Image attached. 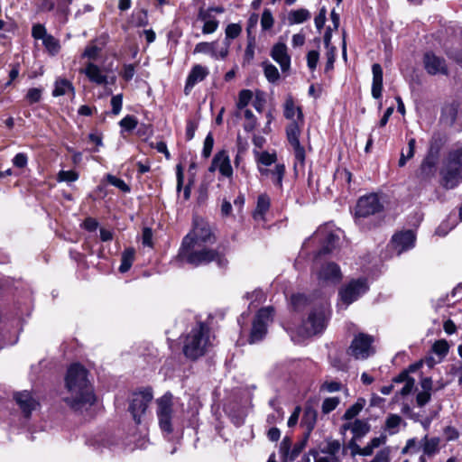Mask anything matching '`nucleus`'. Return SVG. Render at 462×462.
Wrapping results in <instances>:
<instances>
[{
    "label": "nucleus",
    "instance_id": "nucleus-57",
    "mask_svg": "<svg viewBox=\"0 0 462 462\" xmlns=\"http://www.w3.org/2000/svg\"><path fill=\"white\" fill-rule=\"evenodd\" d=\"M123 95L118 94L111 98L112 113L118 115L122 109Z\"/></svg>",
    "mask_w": 462,
    "mask_h": 462
},
{
    "label": "nucleus",
    "instance_id": "nucleus-19",
    "mask_svg": "<svg viewBox=\"0 0 462 462\" xmlns=\"http://www.w3.org/2000/svg\"><path fill=\"white\" fill-rule=\"evenodd\" d=\"M273 60L281 67L282 72H286L291 68V57L288 54V48L283 42H277L273 45L270 53Z\"/></svg>",
    "mask_w": 462,
    "mask_h": 462
},
{
    "label": "nucleus",
    "instance_id": "nucleus-20",
    "mask_svg": "<svg viewBox=\"0 0 462 462\" xmlns=\"http://www.w3.org/2000/svg\"><path fill=\"white\" fill-rule=\"evenodd\" d=\"M459 117H462V106L458 101L447 103L442 107L441 120L449 126H452Z\"/></svg>",
    "mask_w": 462,
    "mask_h": 462
},
{
    "label": "nucleus",
    "instance_id": "nucleus-13",
    "mask_svg": "<svg viewBox=\"0 0 462 462\" xmlns=\"http://www.w3.org/2000/svg\"><path fill=\"white\" fill-rule=\"evenodd\" d=\"M439 158L438 150L434 151L430 147L425 158L422 160L417 171V177L422 181H430L435 177L437 171V162Z\"/></svg>",
    "mask_w": 462,
    "mask_h": 462
},
{
    "label": "nucleus",
    "instance_id": "nucleus-6",
    "mask_svg": "<svg viewBox=\"0 0 462 462\" xmlns=\"http://www.w3.org/2000/svg\"><path fill=\"white\" fill-rule=\"evenodd\" d=\"M274 310L273 307L261 309L253 322L252 330L249 337L251 344L258 342L263 338L267 332V325L273 320Z\"/></svg>",
    "mask_w": 462,
    "mask_h": 462
},
{
    "label": "nucleus",
    "instance_id": "nucleus-35",
    "mask_svg": "<svg viewBox=\"0 0 462 462\" xmlns=\"http://www.w3.org/2000/svg\"><path fill=\"white\" fill-rule=\"evenodd\" d=\"M366 402L364 398H358L357 401L350 406L343 415V420H350L357 416L364 409Z\"/></svg>",
    "mask_w": 462,
    "mask_h": 462
},
{
    "label": "nucleus",
    "instance_id": "nucleus-17",
    "mask_svg": "<svg viewBox=\"0 0 462 462\" xmlns=\"http://www.w3.org/2000/svg\"><path fill=\"white\" fill-rule=\"evenodd\" d=\"M391 244L396 254L400 255L414 246L415 235L411 230L397 233L393 236Z\"/></svg>",
    "mask_w": 462,
    "mask_h": 462
},
{
    "label": "nucleus",
    "instance_id": "nucleus-34",
    "mask_svg": "<svg viewBox=\"0 0 462 462\" xmlns=\"http://www.w3.org/2000/svg\"><path fill=\"white\" fill-rule=\"evenodd\" d=\"M445 162L462 172V147L451 150Z\"/></svg>",
    "mask_w": 462,
    "mask_h": 462
},
{
    "label": "nucleus",
    "instance_id": "nucleus-4",
    "mask_svg": "<svg viewBox=\"0 0 462 462\" xmlns=\"http://www.w3.org/2000/svg\"><path fill=\"white\" fill-rule=\"evenodd\" d=\"M328 320V310L325 305L314 309L309 315L300 328V334L303 337H311L322 333Z\"/></svg>",
    "mask_w": 462,
    "mask_h": 462
},
{
    "label": "nucleus",
    "instance_id": "nucleus-10",
    "mask_svg": "<svg viewBox=\"0 0 462 462\" xmlns=\"http://www.w3.org/2000/svg\"><path fill=\"white\" fill-rule=\"evenodd\" d=\"M229 47L230 43L227 42L221 44L217 41L210 42H201L196 44L193 53L209 54L215 60H224L229 53Z\"/></svg>",
    "mask_w": 462,
    "mask_h": 462
},
{
    "label": "nucleus",
    "instance_id": "nucleus-11",
    "mask_svg": "<svg viewBox=\"0 0 462 462\" xmlns=\"http://www.w3.org/2000/svg\"><path fill=\"white\" fill-rule=\"evenodd\" d=\"M300 126L298 121L291 122L286 128L287 139L293 148L295 159L303 165L305 162V149L300 143Z\"/></svg>",
    "mask_w": 462,
    "mask_h": 462
},
{
    "label": "nucleus",
    "instance_id": "nucleus-55",
    "mask_svg": "<svg viewBox=\"0 0 462 462\" xmlns=\"http://www.w3.org/2000/svg\"><path fill=\"white\" fill-rule=\"evenodd\" d=\"M319 59V53L317 51H310L307 54V65L310 70H314L317 68V64Z\"/></svg>",
    "mask_w": 462,
    "mask_h": 462
},
{
    "label": "nucleus",
    "instance_id": "nucleus-27",
    "mask_svg": "<svg viewBox=\"0 0 462 462\" xmlns=\"http://www.w3.org/2000/svg\"><path fill=\"white\" fill-rule=\"evenodd\" d=\"M215 164H217V170L219 172L226 177L230 178L233 175V169L230 163L229 155L226 151L222 150L215 154Z\"/></svg>",
    "mask_w": 462,
    "mask_h": 462
},
{
    "label": "nucleus",
    "instance_id": "nucleus-58",
    "mask_svg": "<svg viewBox=\"0 0 462 462\" xmlns=\"http://www.w3.org/2000/svg\"><path fill=\"white\" fill-rule=\"evenodd\" d=\"M341 383L336 381L325 382L320 386V391H326L328 393H335L341 390Z\"/></svg>",
    "mask_w": 462,
    "mask_h": 462
},
{
    "label": "nucleus",
    "instance_id": "nucleus-32",
    "mask_svg": "<svg viewBox=\"0 0 462 462\" xmlns=\"http://www.w3.org/2000/svg\"><path fill=\"white\" fill-rule=\"evenodd\" d=\"M370 431V425L367 421L362 420H356L353 422V439H360Z\"/></svg>",
    "mask_w": 462,
    "mask_h": 462
},
{
    "label": "nucleus",
    "instance_id": "nucleus-22",
    "mask_svg": "<svg viewBox=\"0 0 462 462\" xmlns=\"http://www.w3.org/2000/svg\"><path fill=\"white\" fill-rule=\"evenodd\" d=\"M208 73L209 71L208 68L202 65L197 64L193 66L186 81V86L184 88L185 94L188 95L197 83L206 79Z\"/></svg>",
    "mask_w": 462,
    "mask_h": 462
},
{
    "label": "nucleus",
    "instance_id": "nucleus-26",
    "mask_svg": "<svg viewBox=\"0 0 462 462\" xmlns=\"http://www.w3.org/2000/svg\"><path fill=\"white\" fill-rule=\"evenodd\" d=\"M283 115L285 118L303 123V114L300 106H296L293 97L287 96L283 105Z\"/></svg>",
    "mask_w": 462,
    "mask_h": 462
},
{
    "label": "nucleus",
    "instance_id": "nucleus-2",
    "mask_svg": "<svg viewBox=\"0 0 462 462\" xmlns=\"http://www.w3.org/2000/svg\"><path fill=\"white\" fill-rule=\"evenodd\" d=\"M178 257L193 266L208 264L211 262H216L221 268L227 264V260L216 250L202 245H192L191 236L183 238Z\"/></svg>",
    "mask_w": 462,
    "mask_h": 462
},
{
    "label": "nucleus",
    "instance_id": "nucleus-12",
    "mask_svg": "<svg viewBox=\"0 0 462 462\" xmlns=\"http://www.w3.org/2000/svg\"><path fill=\"white\" fill-rule=\"evenodd\" d=\"M367 290L368 285L366 280H353L345 288L341 289L339 295L342 301L349 305L365 293Z\"/></svg>",
    "mask_w": 462,
    "mask_h": 462
},
{
    "label": "nucleus",
    "instance_id": "nucleus-44",
    "mask_svg": "<svg viewBox=\"0 0 462 462\" xmlns=\"http://www.w3.org/2000/svg\"><path fill=\"white\" fill-rule=\"evenodd\" d=\"M253 97V93L251 90L243 89L239 92L238 101L236 106L238 109H243L245 107Z\"/></svg>",
    "mask_w": 462,
    "mask_h": 462
},
{
    "label": "nucleus",
    "instance_id": "nucleus-36",
    "mask_svg": "<svg viewBox=\"0 0 462 462\" xmlns=\"http://www.w3.org/2000/svg\"><path fill=\"white\" fill-rule=\"evenodd\" d=\"M262 66L263 69L264 76L269 82L274 83L280 79L279 70L273 64L268 61H263Z\"/></svg>",
    "mask_w": 462,
    "mask_h": 462
},
{
    "label": "nucleus",
    "instance_id": "nucleus-25",
    "mask_svg": "<svg viewBox=\"0 0 462 462\" xmlns=\"http://www.w3.org/2000/svg\"><path fill=\"white\" fill-rule=\"evenodd\" d=\"M258 171L263 176H270L273 183L279 189H282V180L285 175L284 164H276L273 169L259 166Z\"/></svg>",
    "mask_w": 462,
    "mask_h": 462
},
{
    "label": "nucleus",
    "instance_id": "nucleus-31",
    "mask_svg": "<svg viewBox=\"0 0 462 462\" xmlns=\"http://www.w3.org/2000/svg\"><path fill=\"white\" fill-rule=\"evenodd\" d=\"M68 92H71L74 96V87L72 86L71 82L69 81L66 79H59L55 81L54 89L52 91L53 97H60L63 96Z\"/></svg>",
    "mask_w": 462,
    "mask_h": 462
},
{
    "label": "nucleus",
    "instance_id": "nucleus-40",
    "mask_svg": "<svg viewBox=\"0 0 462 462\" xmlns=\"http://www.w3.org/2000/svg\"><path fill=\"white\" fill-rule=\"evenodd\" d=\"M415 146H416V141L414 138H411L408 142V155H405L403 152H401V156L398 162L399 167L405 166L408 160L413 158L415 154Z\"/></svg>",
    "mask_w": 462,
    "mask_h": 462
},
{
    "label": "nucleus",
    "instance_id": "nucleus-48",
    "mask_svg": "<svg viewBox=\"0 0 462 462\" xmlns=\"http://www.w3.org/2000/svg\"><path fill=\"white\" fill-rule=\"evenodd\" d=\"M391 449L385 447L379 450L374 457L369 462H390Z\"/></svg>",
    "mask_w": 462,
    "mask_h": 462
},
{
    "label": "nucleus",
    "instance_id": "nucleus-42",
    "mask_svg": "<svg viewBox=\"0 0 462 462\" xmlns=\"http://www.w3.org/2000/svg\"><path fill=\"white\" fill-rule=\"evenodd\" d=\"M291 302L295 310H302L309 305V299L303 294H293L291 298Z\"/></svg>",
    "mask_w": 462,
    "mask_h": 462
},
{
    "label": "nucleus",
    "instance_id": "nucleus-37",
    "mask_svg": "<svg viewBox=\"0 0 462 462\" xmlns=\"http://www.w3.org/2000/svg\"><path fill=\"white\" fill-rule=\"evenodd\" d=\"M310 17V14L307 9H298L295 11H291L289 14V22L291 24L294 23H301L307 21Z\"/></svg>",
    "mask_w": 462,
    "mask_h": 462
},
{
    "label": "nucleus",
    "instance_id": "nucleus-39",
    "mask_svg": "<svg viewBox=\"0 0 462 462\" xmlns=\"http://www.w3.org/2000/svg\"><path fill=\"white\" fill-rule=\"evenodd\" d=\"M271 199L267 194H261L257 199L255 213L264 215L270 208Z\"/></svg>",
    "mask_w": 462,
    "mask_h": 462
},
{
    "label": "nucleus",
    "instance_id": "nucleus-54",
    "mask_svg": "<svg viewBox=\"0 0 462 462\" xmlns=\"http://www.w3.org/2000/svg\"><path fill=\"white\" fill-rule=\"evenodd\" d=\"M213 145H214V138L211 134H208L204 140V145H203V151H202V154L204 157L208 158L210 156V154L212 152Z\"/></svg>",
    "mask_w": 462,
    "mask_h": 462
},
{
    "label": "nucleus",
    "instance_id": "nucleus-18",
    "mask_svg": "<svg viewBox=\"0 0 462 462\" xmlns=\"http://www.w3.org/2000/svg\"><path fill=\"white\" fill-rule=\"evenodd\" d=\"M83 73L88 77L89 81L95 83L97 85L106 86L107 84H114L116 81V78H109L104 73V71L96 64L90 62L87 65Z\"/></svg>",
    "mask_w": 462,
    "mask_h": 462
},
{
    "label": "nucleus",
    "instance_id": "nucleus-43",
    "mask_svg": "<svg viewBox=\"0 0 462 462\" xmlns=\"http://www.w3.org/2000/svg\"><path fill=\"white\" fill-rule=\"evenodd\" d=\"M340 399L338 397L326 398L321 405V411L324 414H328L334 411L339 404Z\"/></svg>",
    "mask_w": 462,
    "mask_h": 462
},
{
    "label": "nucleus",
    "instance_id": "nucleus-61",
    "mask_svg": "<svg viewBox=\"0 0 462 462\" xmlns=\"http://www.w3.org/2000/svg\"><path fill=\"white\" fill-rule=\"evenodd\" d=\"M99 51H100V49L97 46L89 45L85 49V51L83 52V57H87L91 60H96Z\"/></svg>",
    "mask_w": 462,
    "mask_h": 462
},
{
    "label": "nucleus",
    "instance_id": "nucleus-8",
    "mask_svg": "<svg viewBox=\"0 0 462 462\" xmlns=\"http://www.w3.org/2000/svg\"><path fill=\"white\" fill-rule=\"evenodd\" d=\"M373 341L374 339L371 336L364 333L358 334L351 342L347 350L348 355L356 359H366L374 353L372 347Z\"/></svg>",
    "mask_w": 462,
    "mask_h": 462
},
{
    "label": "nucleus",
    "instance_id": "nucleus-47",
    "mask_svg": "<svg viewBox=\"0 0 462 462\" xmlns=\"http://www.w3.org/2000/svg\"><path fill=\"white\" fill-rule=\"evenodd\" d=\"M107 181L109 182V184L118 188L120 190L124 191V192H129L130 191V188L129 186L125 182L124 180L122 179H119L114 175H111V174H108L107 177Z\"/></svg>",
    "mask_w": 462,
    "mask_h": 462
},
{
    "label": "nucleus",
    "instance_id": "nucleus-56",
    "mask_svg": "<svg viewBox=\"0 0 462 462\" xmlns=\"http://www.w3.org/2000/svg\"><path fill=\"white\" fill-rule=\"evenodd\" d=\"M32 35L36 40H43L48 34L42 24H34L32 30Z\"/></svg>",
    "mask_w": 462,
    "mask_h": 462
},
{
    "label": "nucleus",
    "instance_id": "nucleus-21",
    "mask_svg": "<svg viewBox=\"0 0 462 462\" xmlns=\"http://www.w3.org/2000/svg\"><path fill=\"white\" fill-rule=\"evenodd\" d=\"M14 397L26 417H29L39 405L38 402L27 391L16 393Z\"/></svg>",
    "mask_w": 462,
    "mask_h": 462
},
{
    "label": "nucleus",
    "instance_id": "nucleus-33",
    "mask_svg": "<svg viewBox=\"0 0 462 462\" xmlns=\"http://www.w3.org/2000/svg\"><path fill=\"white\" fill-rule=\"evenodd\" d=\"M134 254H135V251L132 247L126 248L123 252L122 257H121V264L119 266V271L121 273H125L131 268V266L134 263Z\"/></svg>",
    "mask_w": 462,
    "mask_h": 462
},
{
    "label": "nucleus",
    "instance_id": "nucleus-59",
    "mask_svg": "<svg viewBox=\"0 0 462 462\" xmlns=\"http://www.w3.org/2000/svg\"><path fill=\"white\" fill-rule=\"evenodd\" d=\"M27 162L28 157L23 152L17 153L13 159V163L17 168H24L27 165Z\"/></svg>",
    "mask_w": 462,
    "mask_h": 462
},
{
    "label": "nucleus",
    "instance_id": "nucleus-1",
    "mask_svg": "<svg viewBox=\"0 0 462 462\" xmlns=\"http://www.w3.org/2000/svg\"><path fill=\"white\" fill-rule=\"evenodd\" d=\"M66 393L64 402L73 409L94 402V393L88 380V372L79 364L71 365L65 378Z\"/></svg>",
    "mask_w": 462,
    "mask_h": 462
},
{
    "label": "nucleus",
    "instance_id": "nucleus-52",
    "mask_svg": "<svg viewBox=\"0 0 462 462\" xmlns=\"http://www.w3.org/2000/svg\"><path fill=\"white\" fill-rule=\"evenodd\" d=\"M432 350L439 356H445L448 351V345L446 340H439L433 344Z\"/></svg>",
    "mask_w": 462,
    "mask_h": 462
},
{
    "label": "nucleus",
    "instance_id": "nucleus-5",
    "mask_svg": "<svg viewBox=\"0 0 462 462\" xmlns=\"http://www.w3.org/2000/svg\"><path fill=\"white\" fill-rule=\"evenodd\" d=\"M156 403L160 428L167 433H171L173 430L171 424L173 416L172 394L171 393H166L156 401Z\"/></svg>",
    "mask_w": 462,
    "mask_h": 462
},
{
    "label": "nucleus",
    "instance_id": "nucleus-53",
    "mask_svg": "<svg viewBox=\"0 0 462 462\" xmlns=\"http://www.w3.org/2000/svg\"><path fill=\"white\" fill-rule=\"evenodd\" d=\"M119 125L124 129L132 131L136 127L137 120L132 116H126L120 121Z\"/></svg>",
    "mask_w": 462,
    "mask_h": 462
},
{
    "label": "nucleus",
    "instance_id": "nucleus-63",
    "mask_svg": "<svg viewBox=\"0 0 462 462\" xmlns=\"http://www.w3.org/2000/svg\"><path fill=\"white\" fill-rule=\"evenodd\" d=\"M402 418L399 415L392 414L390 415L385 421V425L387 429H394L397 428L401 423Z\"/></svg>",
    "mask_w": 462,
    "mask_h": 462
},
{
    "label": "nucleus",
    "instance_id": "nucleus-3",
    "mask_svg": "<svg viewBox=\"0 0 462 462\" xmlns=\"http://www.w3.org/2000/svg\"><path fill=\"white\" fill-rule=\"evenodd\" d=\"M211 346L209 328L199 323L187 335L183 345V354L189 359L197 360L203 356Z\"/></svg>",
    "mask_w": 462,
    "mask_h": 462
},
{
    "label": "nucleus",
    "instance_id": "nucleus-38",
    "mask_svg": "<svg viewBox=\"0 0 462 462\" xmlns=\"http://www.w3.org/2000/svg\"><path fill=\"white\" fill-rule=\"evenodd\" d=\"M439 440L437 438L428 439L427 436L423 439L422 449L424 455L429 457L434 455L438 451Z\"/></svg>",
    "mask_w": 462,
    "mask_h": 462
},
{
    "label": "nucleus",
    "instance_id": "nucleus-23",
    "mask_svg": "<svg viewBox=\"0 0 462 462\" xmlns=\"http://www.w3.org/2000/svg\"><path fill=\"white\" fill-rule=\"evenodd\" d=\"M320 281L337 282L341 279V272L339 266L335 263H328L322 266L318 273Z\"/></svg>",
    "mask_w": 462,
    "mask_h": 462
},
{
    "label": "nucleus",
    "instance_id": "nucleus-9",
    "mask_svg": "<svg viewBox=\"0 0 462 462\" xmlns=\"http://www.w3.org/2000/svg\"><path fill=\"white\" fill-rule=\"evenodd\" d=\"M382 209L383 205L378 196L376 194H369L358 199L356 208V219L367 217L380 212Z\"/></svg>",
    "mask_w": 462,
    "mask_h": 462
},
{
    "label": "nucleus",
    "instance_id": "nucleus-7",
    "mask_svg": "<svg viewBox=\"0 0 462 462\" xmlns=\"http://www.w3.org/2000/svg\"><path fill=\"white\" fill-rule=\"evenodd\" d=\"M152 398L153 394L151 388H145L133 394L129 405V411L137 424L141 423L142 417L145 413Z\"/></svg>",
    "mask_w": 462,
    "mask_h": 462
},
{
    "label": "nucleus",
    "instance_id": "nucleus-15",
    "mask_svg": "<svg viewBox=\"0 0 462 462\" xmlns=\"http://www.w3.org/2000/svg\"><path fill=\"white\" fill-rule=\"evenodd\" d=\"M424 69L428 74L431 76L448 74V68L446 60L443 57L437 56L435 53L429 51L423 56Z\"/></svg>",
    "mask_w": 462,
    "mask_h": 462
},
{
    "label": "nucleus",
    "instance_id": "nucleus-51",
    "mask_svg": "<svg viewBox=\"0 0 462 462\" xmlns=\"http://www.w3.org/2000/svg\"><path fill=\"white\" fill-rule=\"evenodd\" d=\"M42 90L39 88H30L26 94V99L30 104L37 103L41 100Z\"/></svg>",
    "mask_w": 462,
    "mask_h": 462
},
{
    "label": "nucleus",
    "instance_id": "nucleus-50",
    "mask_svg": "<svg viewBox=\"0 0 462 462\" xmlns=\"http://www.w3.org/2000/svg\"><path fill=\"white\" fill-rule=\"evenodd\" d=\"M273 25V18L270 10L265 9L261 18V26L263 30H268Z\"/></svg>",
    "mask_w": 462,
    "mask_h": 462
},
{
    "label": "nucleus",
    "instance_id": "nucleus-28",
    "mask_svg": "<svg viewBox=\"0 0 462 462\" xmlns=\"http://www.w3.org/2000/svg\"><path fill=\"white\" fill-rule=\"evenodd\" d=\"M373 83H372V96L374 98L378 99L382 97L383 91V69L380 64L374 63L372 66Z\"/></svg>",
    "mask_w": 462,
    "mask_h": 462
},
{
    "label": "nucleus",
    "instance_id": "nucleus-64",
    "mask_svg": "<svg viewBox=\"0 0 462 462\" xmlns=\"http://www.w3.org/2000/svg\"><path fill=\"white\" fill-rule=\"evenodd\" d=\"M420 385L422 392L431 393L433 392V382L431 377H424L420 380Z\"/></svg>",
    "mask_w": 462,
    "mask_h": 462
},
{
    "label": "nucleus",
    "instance_id": "nucleus-46",
    "mask_svg": "<svg viewBox=\"0 0 462 462\" xmlns=\"http://www.w3.org/2000/svg\"><path fill=\"white\" fill-rule=\"evenodd\" d=\"M42 43L46 49L51 53L55 54L59 51L60 45L58 41L51 35L48 34L43 40Z\"/></svg>",
    "mask_w": 462,
    "mask_h": 462
},
{
    "label": "nucleus",
    "instance_id": "nucleus-24",
    "mask_svg": "<svg viewBox=\"0 0 462 462\" xmlns=\"http://www.w3.org/2000/svg\"><path fill=\"white\" fill-rule=\"evenodd\" d=\"M198 19L203 22L202 33L211 34L215 32L219 25V21L208 11L200 8L198 14Z\"/></svg>",
    "mask_w": 462,
    "mask_h": 462
},
{
    "label": "nucleus",
    "instance_id": "nucleus-29",
    "mask_svg": "<svg viewBox=\"0 0 462 462\" xmlns=\"http://www.w3.org/2000/svg\"><path fill=\"white\" fill-rule=\"evenodd\" d=\"M318 412L311 406H306L300 425L306 430V438H309L310 432L314 430L317 422Z\"/></svg>",
    "mask_w": 462,
    "mask_h": 462
},
{
    "label": "nucleus",
    "instance_id": "nucleus-60",
    "mask_svg": "<svg viewBox=\"0 0 462 462\" xmlns=\"http://www.w3.org/2000/svg\"><path fill=\"white\" fill-rule=\"evenodd\" d=\"M431 399V393L420 391L416 395V403L419 407L425 406Z\"/></svg>",
    "mask_w": 462,
    "mask_h": 462
},
{
    "label": "nucleus",
    "instance_id": "nucleus-41",
    "mask_svg": "<svg viewBox=\"0 0 462 462\" xmlns=\"http://www.w3.org/2000/svg\"><path fill=\"white\" fill-rule=\"evenodd\" d=\"M242 32V27L238 23H230L226 28V38L222 43L226 42L230 43V41L237 38Z\"/></svg>",
    "mask_w": 462,
    "mask_h": 462
},
{
    "label": "nucleus",
    "instance_id": "nucleus-30",
    "mask_svg": "<svg viewBox=\"0 0 462 462\" xmlns=\"http://www.w3.org/2000/svg\"><path fill=\"white\" fill-rule=\"evenodd\" d=\"M321 452L330 457L332 462H341V458L346 456V449L341 448L338 440L328 442L326 448Z\"/></svg>",
    "mask_w": 462,
    "mask_h": 462
},
{
    "label": "nucleus",
    "instance_id": "nucleus-62",
    "mask_svg": "<svg viewBox=\"0 0 462 462\" xmlns=\"http://www.w3.org/2000/svg\"><path fill=\"white\" fill-rule=\"evenodd\" d=\"M152 232L149 227H144L142 235L143 245L145 246H152Z\"/></svg>",
    "mask_w": 462,
    "mask_h": 462
},
{
    "label": "nucleus",
    "instance_id": "nucleus-16",
    "mask_svg": "<svg viewBox=\"0 0 462 462\" xmlns=\"http://www.w3.org/2000/svg\"><path fill=\"white\" fill-rule=\"evenodd\" d=\"M186 236H191L192 245H204L207 243H212L214 236L212 235L210 226L208 223L201 220H196L194 222V227L190 233Z\"/></svg>",
    "mask_w": 462,
    "mask_h": 462
},
{
    "label": "nucleus",
    "instance_id": "nucleus-45",
    "mask_svg": "<svg viewBox=\"0 0 462 462\" xmlns=\"http://www.w3.org/2000/svg\"><path fill=\"white\" fill-rule=\"evenodd\" d=\"M277 160L275 153H270L268 152H263L258 153L257 162L263 166H271Z\"/></svg>",
    "mask_w": 462,
    "mask_h": 462
},
{
    "label": "nucleus",
    "instance_id": "nucleus-14",
    "mask_svg": "<svg viewBox=\"0 0 462 462\" xmlns=\"http://www.w3.org/2000/svg\"><path fill=\"white\" fill-rule=\"evenodd\" d=\"M439 176V184L446 189H453L462 182V172L445 161L440 168Z\"/></svg>",
    "mask_w": 462,
    "mask_h": 462
},
{
    "label": "nucleus",
    "instance_id": "nucleus-49",
    "mask_svg": "<svg viewBox=\"0 0 462 462\" xmlns=\"http://www.w3.org/2000/svg\"><path fill=\"white\" fill-rule=\"evenodd\" d=\"M79 179V174L74 171H60L58 174L60 181L72 182Z\"/></svg>",
    "mask_w": 462,
    "mask_h": 462
}]
</instances>
